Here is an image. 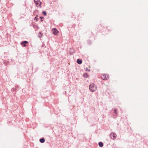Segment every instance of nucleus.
Here are the masks:
<instances>
[{
	"label": "nucleus",
	"mask_w": 148,
	"mask_h": 148,
	"mask_svg": "<svg viewBox=\"0 0 148 148\" xmlns=\"http://www.w3.org/2000/svg\"><path fill=\"white\" fill-rule=\"evenodd\" d=\"M109 77V75L107 74H102L101 75V78L103 80L108 79Z\"/></svg>",
	"instance_id": "7ed1b4c3"
},
{
	"label": "nucleus",
	"mask_w": 148,
	"mask_h": 148,
	"mask_svg": "<svg viewBox=\"0 0 148 148\" xmlns=\"http://www.w3.org/2000/svg\"><path fill=\"white\" fill-rule=\"evenodd\" d=\"M89 89L91 92H93L97 89V86L94 84H92L89 85Z\"/></svg>",
	"instance_id": "f257e3e1"
},
{
	"label": "nucleus",
	"mask_w": 148,
	"mask_h": 148,
	"mask_svg": "<svg viewBox=\"0 0 148 148\" xmlns=\"http://www.w3.org/2000/svg\"><path fill=\"white\" fill-rule=\"evenodd\" d=\"M40 18L41 19H42L44 18V17L43 16H40Z\"/></svg>",
	"instance_id": "a211bd4d"
},
{
	"label": "nucleus",
	"mask_w": 148,
	"mask_h": 148,
	"mask_svg": "<svg viewBox=\"0 0 148 148\" xmlns=\"http://www.w3.org/2000/svg\"><path fill=\"white\" fill-rule=\"evenodd\" d=\"M39 140L40 142L41 143H44L45 142V139L44 138L40 139Z\"/></svg>",
	"instance_id": "6e6552de"
},
{
	"label": "nucleus",
	"mask_w": 148,
	"mask_h": 148,
	"mask_svg": "<svg viewBox=\"0 0 148 148\" xmlns=\"http://www.w3.org/2000/svg\"><path fill=\"white\" fill-rule=\"evenodd\" d=\"M3 63L5 65H7V64H8V61H7L6 60H4L3 62Z\"/></svg>",
	"instance_id": "f8f14e48"
},
{
	"label": "nucleus",
	"mask_w": 148,
	"mask_h": 148,
	"mask_svg": "<svg viewBox=\"0 0 148 148\" xmlns=\"http://www.w3.org/2000/svg\"><path fill=\"white\" fill-rule=\"evenodd\" d=\"M42 36V34L41 32H40L39 33V35H38V36L40 38Z\"/></svg>",
	"instance_id": "9b49d317"
},
{
	"label": "nucleus",
	"mask_w": 148,
	"mask_h": 148,
	"mask_svg": "<svg viewBox=\"0 0 148 148\" xmlns=\"http://www.w3.org/2000/svg\"><path fill=\"white\" fill-rule=\"evenodd\" d=\"M88 74L87 73H84L83 75V76L84 77L87 78L88 77Z\"/></svg>",
	"instance_id": "9d476101"
},
{
	"label": "nucleus",
	"mask_w": 148,
	"mask_h": 148,
	"mask_svg": "<svg viewBox=\"0 0 148 148\" xmlns=\"http://www.w3.org/2000/svg\"><path fill=\"white\" fill-rule=\"evenodd\" d=\"M38 16V15H37L34 18V20H36V22L37 21H38V20L39 19L37 17V16Z\"/></svg>",
	"instance_id": "ddd939ff"
},
{
	"label": "nucleus",
	"mask_w": 148,
	"mask_h": 148,
	"mask_svg": "<svg viewBox=\"0 0 148 148\" xmlns=\"http://www.w3.org/2000/svg\"><path fill=\"white\" fill-rule=\"evenodd\" d=\"M98 144H99V146L101 147H102L103 146V143H102V142H99Z\"/></svg>",
	"instance_id": "1a4fd4ad"
},
{
	"label": "nucleus",
	"mask_w": 148,
	"mask_h": 148,
	"mask_svg": "<svg viewBox=\"0 0 148 148\" xmlns=\"http://www.w3.org/2000/svg\"><path fill=\"white\" fill-rule=\"evenodd\" d=\"M86 71H90V70L88 69L87 68H86Z\"/></svg>",
	"instance_id": "f3484780"
},
{
	"label": "nucleus",
	"mask_w": 148,
	"mask_h": 148,
	"mask_svg": "<svg viewBox=\"0 0 148 148\" xmlns=\"http://www.w3.org/2000/svg\"><path fill=\"white\" fill-rule=\"evenodd\" d=\"M28 43V42L27 41H22L21 43V45H23L24 47H26L27 45H26V44Z\"/></svg>",
	"instance_id": "39448f33"
},
{
	"label": "nucleus",
	"mask_w": 148,
	"mask_h": 148,
	"mask_svg": "<svg viewBox=\"0 0 148 148\" xmlns=\"http://www.w3.org/2000/svg\"><path fill=\"white\" fill-rule=\"evenodd\" d=\"M54 35H57L58 32V31L56 28L54 29L52 31Z\"/></svg>",
	"instance_id": "423d86ee"
},
{
	"label": "nucleus",
	"mask_w": 148,
	"mask_h": 148,
	"mask_svg": "<svg viewBox=\"0 0 148 148\" xmlns=\"http://www.w3.org/2000/svg\"><path fill=\"white\" fill-rule=\"evenodd\" d=\"M77 62L79 64H81L82 63V60L79 59H78L77 60Z\"/></svg>",
	"instance_id": "0eeeda50"
},
{
	"label": "nucleus",
	"mask_w": 148,
	"mask_h": 148,
	"mask_svg": "<svg viewBox=\"0 0 148 148\" xmlns=\"http://www.w3.org/2000/svg\"><path fill=\"white\" fill-rule=\"evenodd\" d=\"M40 21H41V22H42V21H43V20H42V19H41V20H40Z\"/></svg>",
	"instance_id": "6ab92c4d"
},
{
	"label": "nucleus",
	"mask_w": 148,
	"mask_h": 148,
	"mask_svg": "<svg viewBox=\"0 0 148 148\" xmlns=\"http://www.w3.org/2000/svg\"><path fill=\"white\" fill-rule=\"evenodd\" d=\"M116 134L114 132H112L110 134V137L112 140H115L116 138Z\"/></svg>",
	"instance_id": "20e7f679"
},
{
	"label": "nucleus",
	"mask_w": 148,
	"mask_h": 148,
	"mask_svg": "<svg viewBox=\"0 0 148 148\" xmlns=\"http://www.w3.org/2000/svg\"><path fill=\"white\" fill-rule=\"evenodd\" d=\"M34 1L37 7L41 8V2L39 0H34Z\"/></svg>",
	"instance_id": "f03ea898"
},
{
	"label": "nucleus",
	"mask_w": 148,
	"mask_h": 148,
	"mask_svg": "<svg viewBox=\"0 0 148 148\" xmlns=\"http://www.w3.org/2000/svg\"><path fill=\"white\" fill-rule=\"evenodd\" d=\"M42 13L45 16H46L47 15V12L45 11H42Z\"/></svg>",
	"instance_id": "4468645a"
},
{
	"label": "nucleus",
	"mask_w": 148,
	"mask_h": 148,
	"mask_svg": "<svg viewBox=\"0 0 148 148\" xmlns=\"http://www.w3.org/2000/svg\"><path fill=\"white\" fill-rule=\"evenodd\" d=\"M88 43L89 45H90L92 43V41L91 40H89L88 41Z\"/></svg>",
	"instance_id": "dca6fc26"
},
{
	"label": "nucleus",
	"mask_w": 148,
	"mask_h": 148,
	"mask_svg": "<svg viewBox=\"0 0 148 148\" xmlns=\"http://www.w3.org/2000/svg\"><path fill=\"white\" fill-rule=\"evenodd\" d=\"M114 113H115V114H116V115H117L118 114V113L117 112V110L116 109H114Z\"/></svg>",
	"instance_id": "2eb2a0df"
}]
</instances>
